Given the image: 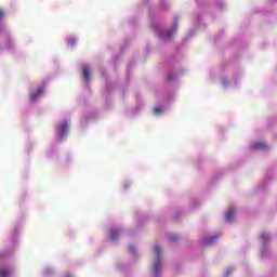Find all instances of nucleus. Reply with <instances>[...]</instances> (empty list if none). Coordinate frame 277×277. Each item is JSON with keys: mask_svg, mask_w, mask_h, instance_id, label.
Listing matches in <instances>:
<instances>
[{"mask_svg": "<svg viewBox=\"0 0 277 277\" xmlns=\"http://www.w3.org/2000/svg\"><path fill=\"white\" fill-rule=\"evenodd\" d=\"M154 254H155V263L153 266V274L154 276H157L159 274V272H161V247H159V245H156L154 247Z\"/></svg>", "mask_w": 277, "mask_h": 277, "instance_id": "1", "label": "nucleus"}, {"mask_svg": "<svg viewBox=\"0 0 277 277\" xmlns=\"http://www.w3.org/2000/svg\"><path fill=\"white\" fill-rule=\"evenodd\" d=\"M44 92V87H40L36 93H30V101H36L39 96H42Z\"/></svg>", "mask_w": 277, "mask_h": 277, "instance_id": "2", "label": "nucleus"}, {"mask_svg": "<svg viewBox=\"0 0 277 277\" xmlns=\"http://www.w3.org/2000/svg\"><path fill=\"white\" fill-rule=\"evenodd\" d=\"M68 135V122H64L61 127V140H64Z\"/></svg>", "mask_w": 277, "mask_h": 277, "instance_id": "3", "label": "nucleus"}, {"mask_svg": "<svg viewBox=\"0 0 277 277\" xmlns=\"http://www.w3.org/2000/svg\"><path fill=\"white\" fill-rule=\"evenodd\" d=\"M119 235H120V230L118 228H111L110 236H109L110 241H116Z\"/></svg>", "mask_w": 277, "mask_h": 277, "instance_id": "4", "label": "nucleus"}, {"mask_svg": "<svg viewBox=\"0 0 277 277\" xmlns=\"http://www.w3.org/2000/svg\"><path fill=\"white\" fill-rule=\"evenodd\" d=\"M254 150H267V144L263 142H256L253 144Z\"/></svg>", "mask_w": 277, "mask_h": 277, "instance_id": "5", "label": "nucleus"}, {"mask_svg": "<svg viewBox=\"0 0 277 277\" xmlns=\"http://www.w3.org/2000/svg\"><path fill=\"white\" fill-rule=\"evenodd\" d=\"M176 34V26H173L171 30L167 31L166 34L160 35L161 38L170 39L172 36Z\"/></svg>", "mask_w": 277, "mask_h": 277, "instance_id": "6", "label": "nucleus"}, {"mask_svg": "<svg viewBox=\"0 0 277 277\" xmlns=\"http://www.w3.org/2000/svg\"><path fill=\"white\" fill-rule=\"evenodd\" d=\"M90 75H91V71L88 67H83L82 68V77L83 79H85V81H90Z\"/></svg>", "mask_w": 277, "mask_h": 277, "instance_id": "7", "label": "nucleus"}, {"mask_svg": "<svg viewBox=\"0 0 277 277\" xmlns=\"http://www.w3.org/2000/svg\"><path fill=\"white\" fill-rule=\"evenodd\" d=\"M235 215V212L233 210H228L227 214H226V221L230 222L233 220Z\"/></svg>", "mask_w": 277, "mask_h": 277, "instance_id": "8", "label": "nucleus"}, {"mask_svg": "<svg viewBox=\"0 0 277 277\" xmlns=\"http://www.w3.org/2000/svg\"><path fill=\"white\" fill-rule=\"evenodd\" d=\"M10 276V272L9 271H5V269H1L0 271V277H8Z\"/></svg>", "mask_w": 277, "mask_h": 277, "instance_id": "9", "label": "nucleus"}, {"mask_svg": "<svg viewBox=\"0 0 277 277\" xmlns=\"http://www.w3.org/2000/svg\"><path fill=\"white\" fill-rule=\"evenodd\" d=\"M216 239H217V237L211 236V237L208 238L206 241H207V243H213V241H215Z\"/></svg>", "mask_w": 277, "mask_h": 277, "instance_id": "10", "label": "nucleus"}, {"mask_svg": "<svg viewBox=\"0 0 277 277\" xmlns=\"http://www.w3.org/2000/svg\"><path fill=\"white\" fill-rule=\"evenodd\" d=\"M177 240H179V236H176V235H171L169 237V241H177Z\"/></svg>", "mask_w": 277, "mask_h": 277, "instance_id": "11", "label": "nucleus"}, {"mask_svg": "<svg viewBox=\"0 0 277 277\" xmlns=\"http://www.w3.org/2000/svg\"><path fill=\"white\" fill-rule=\"evenodd\" d=\"M261 237L264 241H267V239H269V235L266 233H262Z\"/></svg>", "mask_w": 277, "mask_h": 277, "instance_id": "12", "label": "nucleus"}, {"mask_svg": "<svg viewBox=\"0 0 277 277\" xmlns=\"http://www.w3.org/2000/svg\"><path fill=\"white\" fill-rule=\"evenodd\" d=\"M161 111H163V108H162V107H156V108H154V113H155V114H161Z\"/></svg>", "mask_w": 277, "mask_h": 277, "instance_id": "13", "label": "nucleus"}, {"mask_svg": "<svg viewBox=\"0 0 277 277\" xmlns=\"http://www.w3.org/2000/svg\"><path fill=\"white\" fill-rule=\"evenodd\" d=\"M171 81H174V76L169 75V76H168V82L171 83Z\"/></svg>", "mask_w": 277, "mask_h": 277, "instance_id": "14", "label": "nucleus"}, {"mask_svg": "<svg viewBox=\"0 0 277 277\" xmlns=\"http://www.w3.org/2000/svg\"><path fill=\"white\" fill-rule=\"evenodd\" d=\"M77 42V39H70L71 47H75V43Z\"/></svg>", "mask_w": 277, "mask_h": 277, "instance_id": "15", "label": "nucleus"}, {"mask_svg": "<svg viewBox=\"0 0 277 277\" xmlns=\"http://www.w3.org/2000/svg\"><path fill=\"white\" fill-rule=\"evenodd\" d=\"M129 250H130V252H135V248L134 247H130Z\"/></svg>", "mask_w": 277, "mask_h": 277, "instance_id": "16", "label": "nucleus"}, {"mask_svg": "<svg viewBox=\"0 0 277 277\" xmlns=\"http://www.w3.org/2000/svg\"><path fill=\"white\" fill-rule=\"evenodd\" d=\"M3 10H0V18H3Z\"/></svg>", "mask_w": 277, "mask_h": 277, "instance_id": "17", "label": "nucleus"}]
</instances>
